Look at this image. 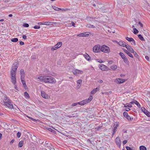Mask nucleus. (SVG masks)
Returning a JSON list of instances; mask_svg holds the SVG:
<instances>
[{
  "mask_svg": "<svg viewBox=\"0 0 150 150\" xmlns=\"http://www.w3.org/2000/svg\"><path fill=\"white\" fill-rule=\"evenodd\" d=\"M118 126H119V122H116L114 124V125L113 126V127H116V128H117V127H118Z\"/></svg>",
  "mask_w": 150,
  "mask_h": 150,
  "instance_id": "nucleus-40",
  "label": "nucleus"
},
{
  "mask_svg": "<svg viewBox=\"0 0 150 150\" xmlns=\"http://www.w3.org/2000/svg\"><path fill=\"white\" fill-rule=\"evenodd\" d=\"M99 67L100 69L103 71L108 70V67L103 64H100L99 65Z\"/></svg>",
  "mask_w": 150,
  "mask_h": 150,
  "instance_id": "nucleus-8",
  "label": "nucleus"
},
{
  "mask_svg": "<svg viewBox=\"0 0 150 150\" xmlns=\"http://www.w3.org/2000/svg\"><path fill=\"white\" fill-rule=\"evenodd\" d=\"M25 97L26 98H29L30 97L29 96L27 92H25L24 93Z\"/></svg>",
  "mask_w": 150,
  "mask_h": 150,
  "instance_id": "nucleus-33",
  "label": "nucleus"
},
{
  "mask_svg": "<svg viewBox=\"0 0 150 150\" xmlns=\"http://www.w3.org/2000/svg\"><path fill=\"white\" fill-rule=\"evenodd\" d=\"M126 148L127 150H134L132 149L128 146H126Z\"/></svg>",
  "mask_w": 150,
  "mask_h": 150,
  "instance_id": "nucleus-49",
  "label": "nucleus"
},
{
  "mask_svg": "<svg viewBox=\"0 0 150 150\" xmlns=\"http://www.w3.org/2000/svg\"><path fill=\"white\" fill-rule=\"evenodd\" d=\"M1 103L11 109H13V105L11 103V101L10 98L5 94H3L1 97Z\"/></svg>",
  "mask_w": 150,
  "mask_h": 150,
  "instance_id": "nucleus-1",
  "label": "nucleus"
},
{
  "mask_svg": "<svg viewBox=\"0 0 150 150\" xmlns=\"http://www.w3.org/2000/svg\"><path fill=\"white\" fill-rule=\"evenodd\" d=\"M23 144V141H21L18 144V147H22Z\"/></svg>",
  "mask_w": 150,
  "mask_h": 150,
  "instance_id": "nucleus-26",
  "label": "nucleus"
},
{
  "mask_svg": "<svg viewBox=\"0 0 150 150\" xmlns=\"http://www.w3.org/2000/svg\"><path fill=\"white\" fill-rule=\"evenodd\" d=\"M18 41V39L17 38H13L11 40V41L13 42H16Z\"/></svg>",
  "mask_w": 150,
  "mask_h": 150,
  "instance_id": "nucleus-28",
  "label": "nucleus"
},
{
  "mask_svg": "<svg viewBox=\"0 0 150 150\" xmlns=\"http://www.w3.org/2000/svg\"><path fill=\"white\" fill-rule=\"evenodd\" d=\"M135 100H134V101H132V102H130V103L131 104H134V103L135 104Z\"/></svg>",
  "mask_w": 150,
  "mask_h": 150,
  "instance_id": "nucleus-62",
  "label": "nucleus"
},
{
  "mask_svg": "<svg viewBox=\"0 0 150 150\" xmlns=\"http://www.w3.org/2000/svg\"><path fill=\"white\" fill-rule=\"evenodd\" d=\"M117 66L115 65H113L110 66V68L112 70L116 69L117 68Z\"/></svg>",
  "mask_w": 150,
  "mask_h": 150,
  "instance_id": "nucleus-29",
  "label": "nucleus"
},
{
  "mask_svg": "<svg viewBox=\"0 0 150 150\" xmlns=\"http://www.w3.org/2000/svg\"><path fill=\"white\" fill-rule=\"evenodd\" d=\"M62 42H58L54 47H52L51 48V50L52 51H54L55 50H57L62 46Z\"/></svg>",
  "mask_w": 150,
  "mask_h": 150,
  "instance_id": "nucleus-5",
  "label": "nucleus"
},
{
  "mask_svg": "<svg viewBox=\"0 0 150 150\" xmlns=\"http://www.w3.org/2000/svg\"><path fill=\"white\" fill-rule=\"evenodd\" d=\"M135 104L137 106V107L139 108H141V105L136 100H135Z\"/></svg>",
  "mask_w": 150,
  "mask_h": 150,
  "instance_id": "nucleus-30",
  "label": "nucleus"
},
{
  "mask_svg": "<svg viewBox=\"0 0 150 150\" xmlns=\"http://www.w3.org/2000/svg\"><path fill=\"white\" fill-rule=\"evenodd\" d=\"M117 128H116V127H113V128L112 129V131L116 132L117 131Z\"/></svg>",
  "mask_w": 150,
  "mask_h": 150,
  "instance_id": "nucleus-53",
  "label": "nucleus"
},
{
  "mask_svg": "<svg viewBox=\"0 0 150 150\" xmlns=\"http://www.w3.org/2000/svg\"><path fill=\"white\" fill-rule=\"evenodd\" d=\"M41 94L43 98L46 99H48L49 98V96L47 94L43 91H41Z\"/></svg>",
  "mask_w": 150,
  "mask_h": 150,
  "instance_id": "nucleus-9",
  "label": "nucleus"
},
{
  "mask_svg": "<svg viewBox=\"0 0 150 150\" xmlns=\"http://www.w3.org/2000/svg\"><path fill=\"white\" fill-rule=\"evenodd\" d=\"M24 76H21V81L22 84L25 83L24 79Z\"/></svg>",
  "mask_w": 150,
  "mask_h": 150,
  "instance_id": "nucleus-27",
  "label": "nucleus"
},
{
  "mask_svg": "<svg viewBox=\"0 0 150 150\" xmlns=\"http://www.w3.org/2000/svg\"><path fill=\"white\" fill-rule=\"evenodd\" d=\"M84 56L85 58L88 61L90 59V56L87 53L84 55Z\"/></svg>",
  "mask_w": 150,
  "mask_h": 150,
  "instance_id": "nucleus-21",
  "label": "nucleus"
},
{
  "mask_svg": "<svg viewBox=\"0 0 150 150\" xmlns=\"http://www.w3.org/2000/svg\"><path fill=\"white\" fill-rule=\"evenodd\" d=\"M40 27L39 25H36L34 26L33 28L35 29H39Z\"/></svg>",
  "mask_w": 150,
  "mask_h": 150,
  "instance_id": "nucleus-43",
  "label": "nucleus"
},
{
  "mask_svg": "<svg viewBox=\"0 0 150 150\" xmlns=\"http://www.w3.org/2000/svg\"><path fill=\"white\" fill-rule=\"evenodd\" d=\"M40 80L44 81L46 83H54L56 82L55 79L53 77L49 76H43L38 77Z\"/></svg>",
  "mask_w": 150,
  "mask_h": 150,
  "instance_id": "nucleus-2",
  "label": "nucleus"
},
{
  "mask_svg": "<svg viewBox=\"0 0 150 150\" xmlns=\"http://www.w3.org/2000/svg\"><path fill=\"white\" fill-rule=\"evenodd\" d=\"M123 115L125 117H126L127 116L129 115L128 114V113L126 112H123Z\"/></svg>",
  "mask_w": 150,
  "mask_h": 150,
  "instance_id": "nucleus-42",
  "label": "nucleus"
},
{
  "mask_svg": "<svg viewBox=\"0 0 150 150\" xmlns=\"http://www.w3.org/2000/svg\"><path fill=\"white\" fill-rule=\"evenodd\" d=\"M93 96H90L89 97V98L87 99L89 102H90L92 99Z\"/></svg>",
  "mask_w": 150,
  "mask_h": 150,
  "instance_id": "nucleus-45",
  "label": "nucleus"
},
{
  "mask_svg": "<svg viewBox=\"0 0 150 150\" xmlns=\"http://www.w3.org/2000/svg\"><path fill=\"white\" fill-rule=\"evenodd\" d=\"M133 30H134L133 33L134 34H137L139 32V31L136 28H134Z\"/></svg>",
  "mask_w": 150,
  "mask_h": 150,
  "instance_id": "nucleus-35",
  "label": "nucleus"
},
{
  "mask_svg": "<svg viewBox=\"0 0 150 150\" xmlns=\"http://www.w3.org/2000/svg\"><path fill=\"white\" fill-rule=\"evenodd\" d=\"M113 62V61L110 60V61H109L108 62V63L109 64H112Z\"/></svg>",
  "mask_w": 150,
  "mask_h": 150,
  "instance_id": "nucleus-57",
  "label": "nucleus"
},
{
  "mask_svg": "<svg viewBox=\"0 0 150 150\" xmlns=\"http://www.w3.org/2000/svg\"><path fill=\"white\" fill-rule=\"evenodd\" d=\"M73 74L75 75L76 74H82L83 71H80L78 69H76L73 70L72 71Z\"/></svg>",
  "mask_w": 150,
  "mask_h": 150,
  "instance_id": "nucleus-10",
  "label": "nucleus"
},
{
  "mask_svg": "<svg viewBox=\"0 0 150 150\" xmlns=\"http://www.w3.org/2000/svg\"><path fill=\"white\" fill-rule=\"evenodd\" d=\"M128 121H132L133 119V117H131L129 115L125 117Z\"/></svg>",
  "mask_w": 150,
  "mask_h": 150,
  "instance_id": "nucleus-32",
  "label": "nucleus"
},
{
  "mask_svg": "<svg viewBox=\"0 0 150 150\" xmlns=\"http://www.w3.org/2000/svg\"><path fill=\"white\" fill-rule=\"evenodd\" d=\"M120 55L122 58L123 59L124 61L126 64L128 63L129 61L127 59L125 55L122 52H120L119 54Z\"/></svg>",
  "mask_w": 150,
  "mask_h": 150,
  "instance_id": "nucleus-6",
  "label": "nucleus"
},
{
  "mask_svg": "<svg viewBox=\"0 0 150 150\" xmlns=\"http://www.w3.org/2000/svg\"><path fill=\"white\" fill-rule=\"evenodd\" d=\"M27 117L34 121H36V120L35 119L32 118L31 117H29L28 116H27Z\"/></svg>",
  "mask_w": 150,
  "mask_h": 150,
  "instance_id": "nucleus-46",
  "label": "nucleus"
},
{
  "mask_svg": "<svg viewBox=\"0 0 150 150\" xmlns=\"http://www.w3.org/2000/svg\"><path fill=\"white\" fill-rule=\"evenodd\" d=\"M83 33H81L80 34H79L77 35V36L79 37H83Z\"/></svg>",
  "mask_w": 150,
  "mask_h": 150,
  "instance_id": "nucleus-52",
  "label": "nucleus"
},
{
  "mask_svg": "<svg viewBox=\"0 0 150 150\" xmlns=\"http://www.w3.org/2000/svg\"><path fill=\"white\" fill-rule=\"evenodd\" d=\"M126 39L127 40L130 42H133V44L134 45H136L135 41L133 38L126 37Z\"/></svg>",
  "mask_w": 150,
  "mask_h": 150,
  "instance_id": "nucleus-18",
  "label": "nucleus"
},
{
  "mask_svg": "<svg viewBox=\"0 0 150 150\" xmlns=\"http://www.w3.org/2000/svg\"><path fill=\"white\" fill-rule=\"evenodd\" d=\"M23 25L24 27H28L29 26V25L27 23H24Z\"/></svg>",
  "mask_w": 150,
  "mask_h": 150,
  "instance_id": "nucleus-44",
  "label": "nucleus"
},
{
  "mask_svg": "<svg viewBox=\"0 0 150 150\" xmlns=\"http://www.w3.org/2000/svg\"><path fill=\"white\" fill-rule=\"evenodd\" d=\"M100 46L99 45H96L93 47V51L95 52H98L100 50Z\"/></svg>",
  "mask_w": 150,
  "mask_h": 150,
  "instance_id": "nucleus-11",
  "label": "nucleus"
},
{
  "mask_svg": "<svg viewBox=\"0 0 150 150\" xmlns=\"http://www.w3.org/2000/svg\"><path fill=\"white\" fill-rule=\"evenodd\" d=\"M127 140H124L122 142L123 144L124 145L125 144H126L127 143Z\"/></svg>",
  "mask_w": 150,
  "mask_h": 150,
  "instance_id": "nucleus-54",
  "label": "nucleus"
},
{
  "mask_svg": "<svg viewBox=\"0 0 150 150\" xmlns=\"http://www.w3.org/2000/svg\"><path fill=\"white\" fill-rule=\"evenodd\" d=\"M21 75H24L25 74L24 70L23 69H21L20 70Z\"/></svg>",
  "mask_w": 150,
  "mask_h": 150,
  "instance_id": "nucleus-41",
  "label": "nucleus"
},
{
  "mask_svg": "<svg viewBox=\"0 0 150 150\" xmlns=\"http://www.w3.org/2000/svg\"><path fill=\"white\" fill-rule=\"evenodd\" d=\"M53 23L51 22H44V24L46 25H52Z\"/></svg>",
  "mask_w": 150,
  "mask_h": 150,
  "instance_id": "nucleus-23",
  "label": "nucleus"
},
{
  "mask_svg": "<svg viewBox=\"0 0 150 150\" xmlns=\"http://www.w3.org/2000/svg\"><path fill=\"white\" fill-rule=\"evenodd\" d=\"M99 90V88L97 87L96 88L94 89L92 91H91V93L92 94H94L96 93L97 91Z\"/></svg>",
  "mask_w": 150,
  "mask_h": 150,
  "instance_id": "nucleus-20",
  "label": "nucleus"
},
{
  "mask_svg": "<svg viewBox=\"0 0 150 150\" xmlns=\"http://www.w3.org/2000/svg\"><path fill=\"white\" fill-rule=\"evenodd\" d=\"M100 50L105 53H109L110 52L109 47L105 45H103L101 47Z\"/></svg>",
  "mask_w": 150,
  "mask_h": 150,
  "instance_id": "nucleus-4",
  "label": "nucleus"
},
{
  "mask_svg": "<svg viewBox=\"0 0 150 150\" xmlns=\"http://www.w3.org/2000/svg\"><path fill=\"white\" fill-rule=\"evenodd\" d=\"M19 44L21 45H23L24 44V42L22 41L20 42Z\"/></svg>",
  "mask_w": 150,
  "mask_h": 150,
  "instance_id": "nucleus-60",
  "label": "nucleus"
},
{
  "mask_svg": "<svg viewBox=\"0 0 150 150\" xmlns=\"http://www.w3.org/2000/svg\"><path fill=\"white\" fill-rule=\"evenodd\" d=\"M101 127H99L95 128V129L96 131H98L100 129Z\"/></svg>",
  "mask_w": 150,
  "mask_h": 150,
  "instance_id": "nucleus-48",
  "label": "nucleus"
},
{
  "mask_svg": "<svg viewBox=\"0 0 150 150\" xmlns=\"http://www.w3.org/2000/svg\"><path fill=\"white\" fill-rule=\"evenodd\" d=\"M18 66V64L17 62H15L13 64L11 71V75H16V71Z\"/></svg>",
  "mask_w": 150,
  "mask_h": 150,
  "instance_id": "nucleus-3",
  "label": "nucleus"
},
{
  "mask_svg": "<svg viewBox=\"0 0 150 150\" xmlns=\"http://www.w3.org/2000/svg\"><path fill=\"white\" fill-rule=\"evenodd\" d=\"M139 149L140 150H146V147L144 146H139Z\"/></svg>",
  "mask_w": 150,
  "mask_h": 150,
  "instance_id": "nucleus-25",
  "label": "nucleus"
},
{
  "mask_svg": "<svg viewBox=\"0 0 150 150\" xmlns=\"http://www.w3.org/2000/svg\"><path fill=\"white\" fill-rule=\"evenodd\" d=\"M53 9H54V10H56V11H59V10H58V9H59V8H58V7H56V6H54L53 7Z\"/></svg>",
  "mask_w": 150,
  "mask_h": 150,
  "instance_id": "nucleus-51",
  "label": "nucleus"
},
{
  "mask_svg": "<svg viewBox=\"0 0 150 150\" xmlns=\"http://www.w3.org/2000/svg\"><path fill=\"white\" fill-rule=\"evenodd\" d=\"M97 60L98 61V62L100 63H102L103 62V61L101 59L99 60V59H97Z\"/></svg>",
  "mask_w": 150,
  "mask_h": 150,
  "instance_id": "nucleus-58",
  "label": "nucleus"
},
{
  "mask_svg": "<svg viewBox=\"0 0 150 150\" xmlns=\"http://www.w3.org/2000/svg\"><path fill=\"white\" fill-rule=\"evenodd\" d=\"M46 128L50 132H52L53 133H54L56 132L55 130H54L50 128L47 127H46Z\"/></svg>",
  "mask_w": 150,
  "mask_h": 150,
  "instance_id": "nucleus-22",
  "label": "nucleus"
},
{
  "mask_svg": "<svg viewBox=\"0 0 150 150\" xmlns=\"http://www.w3.org/2000/svg\"><path fill=\"white\" fill-rule=\"evenodd\" d=\"M138 37L142 41H144L145 39H144L143 37L141 34H139L138 35Z\"/></svg>",
  "mask_w": 150,
  "mask_h": 150,
  "instance_id": "nucleus-24",
  "label": "nucleus"
},
{
  "mask_svg": "<svg viewBox=\"0 0 150 150\" xmlns=\"http://www.w3.org/2000/svg\"><path fill=\"white\" fill-rule=\"evenodd\" d=\"M115 142L117 145L118 147H120L121 144V141L120 137H117L115 139Z\"/></svg>",
  "mask_w": 150,
  "mask_h": 150,
  "instance_id": "nucleus-7",
  "label": "nucleus"
},
{
  "mask_svg": "<svg viewBox=\"0 0 150 150\" xmlns=\"http://www.w3.org/2000/svg\"><path fill=\"white\" fill-rule=\"evenodd\" d=\"M16 76H11V82L14 85H15L16 82Z\"/></svg>",
  "mask_w": 150,
  "mask_h": 150,
  "instance_id": "nucleus-12",
  "label": "nucleus"
},
{
  "mask_svg": "<svg viewBox=\"0 0 150 150\" xmlns=\"http://www.w3.org/2000/svg\"><path fill=\"white\" fill-rule=\"evenodd\" d=\"M87 28H95V26L93 25H91L90 24H88L86 25V26Z\"/></svg>",
  "mask_w": 150,
  "mask_h": 150,
  "instance_id": "nucleus-31",
  "label": "nucleus"
},
{
  "mask_svg": "<svg viewBox=\"0 0 150 150\" xmlns=\"http://www.w3.org/2000/svg\"><path fill=\"white\" fill-rule=\"evenodd\" d=\"M124 51L130 57H132V58H133V57L132 55V54L129 52L127 51L125 49H123Z\"/></svg>",
  "mask_w": 150,
  "mask_h": 150,
  "instance_id": "nucleus-19",
  "label": "nucleus"
},
{
  "mask_svg": "<svg viewBox=\"0 0 150 150\" xmlns=\"http://www.w3.org/2000/svg\"><path fill=\"white\" fill-rule=\"evenodd\" d=\"M22 37L23 38L24 40H25L27 38L26 36L25 35H23Z\"/></svg>",
  "mask_w": 150,
  "mask_h": 150,
  "instance_id": "nucleus-61",
  "label": "nucleus"
},
{
  "mask_svg": "<svg viewBox=\"0 0 150 150\" xmlns=\"http://www.w3.org/2000/svg\"><path fill=\"white\" fill-rule=\"evenodd\" d=\"M144 114L148 117H150V112L148 110L144 113Z\"/></svg>",
  "mask_w": 150,
  "mask_h": 150,
  "instance_id": "nucleus-39",
  "label": "nucleus"
},
{
  "mask_svg": "<svg viewBox=\"0 0 150 150\" xmlns=\"http://www.w3.org/2000/svg\"><path fill=\"white\" fill-rule=\"evenodd\" d=\"M82 80L81 79L78 80L77 81V86L76 87L77 89H79L81 84Z\"/></svg>",
  "mask_w": 150,
  "mask_h": 150,
  "instance_id": "nucleus-17",
  "label": "nucleus"
},
{
  "mask_svg": "<svg viewBox=\"0 0 150 150\" xmlns=\"http://www.w3.org/2000/svg\"><path fill=\"white\" fill-rule=\"evenodd\" d=\"M116 80L117 82V83L119 84L123 83L126 80L120 78L117 79Z\"/></svg>",
  "mask_w": 150,
  "mask_h": 150,
  "instance_id": "nucleus-15",
  "label": "nucleus"
},
{
  "mask_svg": "<svg viewBox=\"0 0 150 150\" xmlns=\"http://www.w3.org/2000/svg\"><path fill=\"white\" fill-rule=\"evenodd\" d=\"M78 104L80 105V102L76 103H72V107H74L76 106Z\"/></svg>",
  "mask_w": 150,
  "mask_h": 150,
  "instance_id": "nucleus-36",
  "label": "nucleus"
},
{
  "mask_svg": "<svg viewBox=\"0 0 150 150\" xmlns=\"http://www.w3.org/2000/svg\"><path fill=\"white\" fill-rule=\"evenodd\" d=\"M23 87H24V88H27V86L26 85V83H23Z\"/></svg>",
  "mask_w": 150,
  "mask_h": 150,
  "instance_id": "nucleus-56",
  "label": "nucleus"
},
{
  "mask_svg": "<svg viewBox=\"0 0 150 150\" xmlns=\"http://www.w3.org/2000/svg\"><path fill=\"white\" fill-rule=\"evenodd\" d=\"M89 102V101L87 99L83 100L81 101L80 102V105H83L85 104H87Z\"/></svg>",
  "mask_w": 150,
  "mask_h": 150,
  "instance_id": "nucleus-13",
  "label": "nucleus"
},
{
  "mask_svg": "<svg viewBox=\"0 0 150 150\" xmlns=\"http://www.w3.org/2000/svg\"><path fill=\"white\" fill-rule=\"evenodd\" d=\"M70 9H68V8H65V9H62V11H70Z\"/></svg>",
  "mask_w": 150,
  "mask_h": 150,
  "instance_id": "nucleus-50",
  "label": "nucleus"
},
{
  "mask_svg": "<svg viewBox=\"0 0 150 150\" xmlns=\"http://www.w3.org/2000/svg\"><path fill=\"white\" fill-rule=\"evenodd\" d=\"M83 33V37L88 36L89 34L88 32H85Z\"/></svg>",
  "mask_w": 150,
  "mask_h": 150,
  "instance_id": "nucleus-38",
  "label": "nucleus"
},
{
  "mask_svg": "<svg viewBox=\"0 0 150 150\" xmlns=\"http://www.w3.org/2000/svg\"><path fill=\"white\" fill-rule=\"evenodd\" d=\"M21 133L19 132H18L17 134V136L18 138H19L21 137Z\"/></svg>",
  "mask_w": 150,
  "mask_h": 150,
  "instance_id": "nucleus-47",
  "label": "nucleus"
},
{
  "mask_svg": "<svg viewBox=\"0 0 150 150\" xmlns=\"http://www.w3.org/2000/svg\"><path fill=\"white\" fill-rule=\"evenodd\" d=\"M138 24L140 25V26L141 27H142L143 26V24H142L140 22H139V23H138Z\"/></svg>",
  "mask_w": 150,
  "mask_h": 150,
  "instance_id": "nucleus-63",
  "label": "nucleus"
},
{
  "mask_svg": "<svg viewBox=\"0 0 150 150\" xmlns=\"http://www.w3.org/2000/svg\"><path fill=\"white\" fill-rule=\"evenodd\" d=\"M141 109L142 111L144 112V113L145 112H146L147 111V110L144 107H142L141 108Z\"/></svg>",
  "mask_w": 150,
  "mask_h": 150,
  "instance_id": "nucleus-37",
  "label": "nucleus"
},
{
  "mask_svg": "<svg viewBox=\"0 0 150 150\" xmlns=\"http://www.w3.org/2000/svg\"><path fill=\"white\" fill-rule=\"evenodd\" d=\"M118 44L120 45L125 47L127 46V45H128L125 42L122 41H119L118 42Z\"/></svg>",
  "mask_w": 150,
  "mask_h": 150,
  "instance_id": "nucleus-14",
  "label": "nucleus"
},
{
  "mask_svg": "<svg viewBox=\"0 0 150 150\" xmlns=\"http://www.w3.org/2000/svg\"><path fill=\"white\" fill-rule=\"evenodd\" d=\"M74 114H72V115H67V116L69 117V118H71L72 117H75V116H73L72 115H74Z\"/></svg>",
  "mask_w": 150,
  "mask_h": 150,
  "instance_id": "nucleus-55",
  "label": "nucleus"
},
{
  "mask_svg": "<svg viewBox=\"0 0 150 150\" xmlns=\"http://www.w3.org/2000/svg\"><path fill=\"white\" fill-rule=\"evenodd\" d=\"M133 53L134 56L137 58H138L139 57V56L138 54L134 51V52H132Z\"/></svg>",
  "mask_w": 150,
  "mask_h": 150,
  "instance_id": "nucleus-34",
  "label": "nucleus"
},
{
  "mask_svg": "<svg viewBox=\"0 0 150 150\" xmlns=\"http://www.w3.org/2000/svg\"><path fill=\"white\" fill-rule=\"evenodd\" d=\"M127 107H128L129 108H131L132 107V105L130 104H128L127 105Z\"/></svg>",
  "mask_w": 150,
  "mask_h": 150,
  "instance_id": "nucleus-64",
  "label": "nucleus"
},
{
  "mask_svg": "<svg viewBox=\"0 0 150 150\" xmlns=\"http://www.w3.org/2000/svg\"><path fill=\"white\" fill-rule=\"evenodd\" d=\"M14 139H12L10 142V144H12L14 142Z\"/></svg>",
  "mask_w": 150,
  "mask_h": 150,
  "instance_id": "nucleus-59",
  "label": "nucleus"
},
{
  "mask_svg": "<svg viewBox=\"0 0 150 150\" xmlns=\"http://www.w3.org/2000/svg\"><path fill=\"white\" fill-rule=\"evenodd\" d=\"M127 49L129 51H130L131 53L134 52V49L129 45H127V46L126 47Z\"/></svg>",
  "mask_w": 150,
  "mask_h": 150,
  "instance_id": "nucleus-16",
  "label": "nucleus"
}]
</instances>
